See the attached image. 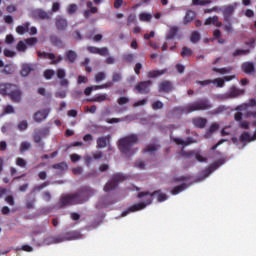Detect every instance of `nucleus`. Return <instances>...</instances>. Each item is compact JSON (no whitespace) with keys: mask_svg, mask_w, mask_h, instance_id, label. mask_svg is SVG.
Masks as SVG:
<instances>
[{"mask_svg":"<svg viewBox=\"0 0 256 256\" xmlns=\"http://www.w3.org/2000/svg\"><path fill=\"white\" fill-rule=\"evenodd\" d=\"M67 11H68L69 15H73V13H76V11H77V5L71 4L70 6H68Z\"/></svg>","mask_w":256,"mask_h":256,"instance_id":"60","label":"nucleus"},{"mask_svg":"<svg viewBox=\"0 0 256 256\" xmlns=\"http://www.w3.org/2000/svg\"><path fill=\"white\" fill-rule=\"evenodd\" d=\"M29 27H31V23L25 22L16 27V33H18V35H25V33H29Z\"/></svg>","mask_w":256,"mask_h":256,"instance_id":"23","label":"nucleus"},{"mask_svg":"<svg viewBox=\"0 0 256 256\" xmlns=\"http://www.w3.org/2000/svg\"><path fill=\"white\" fill-rule=\"evenodd\" d=\"M191 179V176H180V177H174L172 179L173 183H182L183 181H189Z\"/></svg>","mask_w":256,"mask_h":256,"instance_id":"50","label":"nucleus"},{"mask_svg":"<svg viewBox=\"0 0 256 256\" xmlns=\"http://www.w3.org/2000/svg\"><path fill=\"white\" fill-rule=\"evenodd\" d=\"M123 181H127V176H125L121 173L113 174L110 181L108 183H106L104 186L105 193L115 191V189H117V187H119V183H123Z\"/></svg>","mask_w":256,"mask_h":256,"instance_id":"4","label":"nucleus"},{"mask_svg":"<svg viewBox=\"0 0 256 256\" xmlns=\"http://www.w3.org/2000/svg\"><path fill=\"white\" fill-rule=\"evenodd\" d=\"M167 73V69L162 70H151L148 72L147 77L148 79H156V77H161Z\"/></svg>","mask_w":256,"mask_h":256,"instance_id":"24","label":"nucleus"},{"mask_svg":"<svg viewBox=\"0 0 256 256\" xmlns=\"http://www.w3.org/2000/svg\"><path fill=\"white\" fill-rule=\"evenodd\" d=\"M118 105H126V103H129V98L123 96L118 98L117 100Z\"/></svg>","mask_w":256,"mask_h":256,"instance_id":"62","label":"nucleus"},{"mask_svg":"<svg viewBox=\"0 0 256 256\" xmlns=\"http://www.w3.org/2000/svg\"><path fill=\"white\" fill-rule=\"evenodd\" d=\"M190 113H193L195 111H207V109H211L213 105L207 98H202L197 100L194 103H190Z\"/></svg>","mask_w":256,"mask_h":256,"instance_id":"5","label":"nucleus"},{"mask_svg":"<svg viewBox=\"0 0 256 256\" xmlns=\"http://www.w3.org/2000/svg\"><path fill=\"white\" fill-rule=\"evenodd\" d=\"M194 157L196 161H198L199 163H207V157H204L203 155H201L199 151L194 152Z\"/></svg>","mask_w":256,"mask_h":256,"instance_id":"41","label":"nucleus"},{"mask_svg":"<svg viewBox=\"0 0 256 256\" xmlns=\"http://www.w3.org/2000/svg\"><path fill=\"white\" fill-rule=\"evenodd\" d=\"M177 33H179V27L172 26L169 29L168 34L166 35V39H173L174 37H177Z\"/></svg>","mask_w":256,"mask_h":256,"instance_id":"30","label":"nucleus"},{"mask_svg":"<svg viewBox=\"0 0 256 256\" xmlns=\"http://www.w3.org/2000/svg\"><path fill=\"white\" fill-rule=\"evenodd\" d=\"M63 241H65V237H63V236H55V237L49 236L44 239L45 245H53L55 243H63Z\"/></svg>","mask_w":256,"mask_h":256,"instance_id":"21","label":"nucleus"},{"mask_svg":"<svg viewBox=\"0 0 256 256\" xmlns=\"http://www.w3.org/2000/svg\"><path fill=\"white\" fill-rule=\"evenodd\" d=\"M53 75H55V71H53V70H45L44 71L45 79H51V77H53Z\"/></svg>","mask_w":256,"mask_h":256,"instance_id":"63","label":"nucleus"},{"mask_svg":"<svg viewBox=\"0 0 256 256\" xmlns=\"http://www.w3.org/2000/svg\"><path fill=\"white\" fill-rule=\"evenodd\" d=\"M38 57H42L43 59H50L51 61V65H57L58 63H61V61H63V57L61 56H56L53 53H49V52H37Z\"/></svg>","mask_w":256,"mask_h":256,"instance_id":"7","label":"nucleus"},{"mask_svg":"<svg viewBox=\"0 0 256 256\" xmlns=\"http://www.w3.org/2000/svg\"><path fill=\"white\" fill-rule=\"evenodd\" d=\"M38 41L39 40L36 37L24 39V43H26V47H35Z\"/></svg>","mask_w":256,"mask_h":256,"instance_id":"38","label":"nucleus"},{"mask_svg":"<svg viewBox=\"0 0 256 256\" xmlns=\"http://www.w3.org/2000/svg\"><path fill=\"white\" fill-rule=\"evenodd\" d=\"M217 129H219V124L217 123H212L209 127V133L210 135L215 133V131H217Z\"/></svg>","mask_w":256,"mask_h":256,"instance_id":"61","label":"nucleus"},{"mask_svg":"<svg viewBox=\"0 0 256 256\" xmlns=\"http://www.w3.org/2000/svg\"><path fill=\"white\" fill-rule=\"evenodd\" d=\"M195 17H196L195 11L188 10L184 16V20H183L184 25H188V23H191V21H193Z\"/></svg>","mask_w":256,"mask_h":256,"instance_id":"27","label":"nucleus"},{"mask_svg":"<svg viewBox=\"0 0 256 256\" xmlns=\"http://www.w3.org/2000/svg\"><path fill=\"white\" fill-rule=\"evenodd\" d=\"M138 199H143V197H147L145 202H140L138 204L130 206L127 210H124L122 212V217H127L129 213H135L137 211H142V209H145L147 205H151L153 203V197H155L158 201V203H163L164 201H167L168 197L167 194L163 193L161 190H156L153 193L149 192H140L137 195Z\"/></svg>","mask_w":256,"mask_h":256,"instance_id":"1","label":"nucleus"},{"mask_svg":"<svg viewBox=\"0 0 256 256\" xmlns=\"http://www.w3.org/2000/svg\"><path fill=\"white\" fill-rule=\"evenodd\" d=\"M49 186V182H44L42 184H39L34 187L33 191H42V189H45V187Z\"/></svg>","mask_w":256,"mask_h":256,"instance_id":"58","label":"nucleus"},{"mask_svg":"<svg viewBox=\"0 0 256 256\" xmlns=\"http://www.w3.org/2000/svg\"><path fill=\"white\" fill-rule=\"evenodd\" d=\"M33 71V67L29 64H23L20 74L22 77H28L29 73Z\"/></svg>","mask_w":256,"mask_h":256,"instance_id":"31","label":"nucleus"},{"mask_svg":"<svg viewBox=\"0 0 256 256\" xmlns=\"http://www.w3.org/2000/svg\"><path fill=\"white\" fill-rule=\"evenodd\" d=\"M242 93H243V90H239L236 87H232L230 88L229 92L222 94L220 96V99H235V97H239V95H242Z\"/></svg>","mask_w":256,"mask_h":256,"instance_id":"14","label":"nucleus"},{"mask_svg":"<svg viewBox=\"0 0 256 256\" xmlns=\"http://www.w3.org/2000/svg\"><path fill=\"white\" fill-rule=\"evenodd\" d=\"M200 39H201V35L199 34V32H197V31L192 32V34L190 36L191 43H198V41H200Z\"/></svg>","mask_w":256,"mask_h":256,"instance_id":"46","label":"nucleus"},{"mask_svg":"<svg viewBox=\"0 0 256 256\" xmlns=\"http://www.w3.org/2000/svg\"><path fill=\"white\" fill-rule=\"evenodd\" d=\"M106 77H107V74H105V72H98L95 75V82L101 83V81H105Z\"/></svg>","mask_w":256,"mask_h":256,"instance_id":"47","label":"nucleus"},{"mask_svg":"<svg viewBox=\"0 0 256 256\" xmlns=\"http://www.w3.org/2000/svg\"><path fill=\"white\" fill-rule=\"evenodd\" d=\"M137 21V15L135 14H130L127 18V25L131 26L133 25V23H135Z\"/></svg>","mask_w":256,"mask_h":256,"instance_id":"53","label":"nucleus"},{"mask_svg":"<svg viewBox=\"0 0 256 256\" xmlns=\"http://www.w3.org/2000/svg\"><path fill=\"white\" fill-rule=\"evenodd\" d=\"M139 143V136L137 134L127 135L119 140L118 148L124 155L131 153V147Z\"/></svg>","mask_w":256,"mask_h":256,"instance_id":"3","label":"nucleus"},{"mask_svg":"<svg viewBox=\"0 0 256 256\" xmlns=\"http://www.w3.org/2000/svg\"><path fill=\"white\" fill-rule=\"evenodd\" d=\"M27 127H29V124L27 123L26 120H23V121H21V122L18 124V129H19V131H25V129H27Z\"/></svg>","mask_w":256,"mask_h":256,"instance_id":"56","label":"nucleus"},{"mask_svg":"<svg viewBox=\"0 0 256 256\" xmlns=\"http://www.w3.org/2000/svg\"><path fill=\"white\" fill-rule=\"evenodd\" d=\"M111 143V135L101 136L97 139V149H105Z\"/></svg>","mask_w":256,"mask_h":256,"instance_id":"18","label":"nucleus"},{"mask_svg":"<svg viewBox=\"0 0 256 256\" xmlns=\"http://www.w3.org/2000/svg\"><path fill=\"white\" fill-rule=\"evenodd\" d=\"M153 85V82L151 80L141 81L135 86V91L137 93H140V95H148V93H151V86Z\"/></svg>","mask_w":256,"mask_h":256,"instance_id":"6","label":"nucleus"},{"mask_svg":"<svg viewBox=\"0 0 256 256\" xmlns=\"http://www.w3.org/2000/svg\"><path fill=\"white\" fill-rule=\"evenodd\" d=\"M56 29L58 31H65V19L63 18L56 19Z\"/></svg>","mask_w":256,"mask_h":256,"instance_id":"36","label":"nucleus"},{"mask_svg":"<svg viewBox=\"0 0 256 256\" xmlns=\"http://www.w3.org/2000/svg\"><path fill=\"white\" fill-rule=\"evenodd\" d=\"M204 25H216L217 27H222L223 23L219 21V16L209 17L205 20Z\"/></svg>","mask_w":256,"mask_h":256,"instance_id":"25","label":"nucleus"},{"mask_svg":"<svg viewBox=\"0 0 256 256\" xmlns=\"http://www.w3.org/2000/svg\"><path fill=\"white\" fill-rule=\"evenodd\" d=\"M233 70V67H224V68H213L212 71L214 73H219L220 75H225L227 73H231V71Z\"/></svg>","mask_w":256,"mask_h":256,"instance_id":"32","label":"nucleus"},{"mask_svg":"<svg viewBox=\"0 0 256 256\" xmlns=\"http://www.w3.org/2000/svg\"><path fill=\"white\" fill-rule=\"evenodd\" d=\"M32 15L34 19H41L42 21L51 19V14L41 9L34 10Z\"/></svg>","mask_w":256,"mask_h":256,"instance_id":"17","label":"nucleus"},{"mask_svg":"<svg viewBox=\"0 0 256 256\" xmlns=\"http://www.w3.org/2000/svg\"><path fill=\"white\" fill-rule=\"evenodd\" d=\"M86 49L92 55H100L101 57H107L109 55V49L107 47L97 48L95 46H87Z\"/></svg>","mask_w":256,"mask_h":256,"instance_id":"10","label":"nucleus"},{"mask_svg":"<svg viewBox=\"0 0 256 256\" xmlns=\"http://www.w3.org/2000/svg\"><path fill=\"white\" fill-rule=\"evenodd\" d=\"M191 113L190 105L186 106H176L169 111V115H189Z\"/></svg>","mask_w":256,"mask_h":256,"instance_id":"11","label":"nucleus"},{"mask_svg":"<svg viewBox=\"0 0 256 256\" xmlns=\"http://www.w3.org/2000/svg\"><path fill=\"white\" fill-rule=\"evenodd\" d=\"M158 91L160 93H171L173 91V83L169 80H164L158 84Z\"/></svg>","mask_w":256,"mask_h":256,"instance_id":"15","label":"nucleus"},{"mask_svg":"<svg viewBox=\"0 0 256 256\" xmlns=\"http://www.w3.org/2000/svg\"><path fill=\"white\" fill-rule=\"evenodd\" d=\"M139 19H140V21L149 22V21H151V19H153V16L149 13L143 12V13H140Z\"/></svg>","mask_w":256,"mask_h":256,"instance_id":"43","label":"nucleus"},{"mask_svg":"<svg viewBox=\"0 0 256 256\" xmlns=\"http://www.w3.org/2000/svg\"><path fill=\"white\" fill-rule=\"evenodd\" d=\"M81 237H82L81 232L77 230L69 231V232H66L65 234L66 241H75L77 239H81Z\"/></svg>","mask_w":256,"mask_h":256,"instance_id":"22","label":"nucleus"},{"mask_svg":"<svg viewBox=\"0 0 256 256\" xmlns=\"http://www.w3.org/2000/svg\"><path fill=\"white\" fill-rule=\"evenodd\" d=\"M123 59L126 63H133V61H135V54L133 53L124 54Z\"/></svg>","mask_w":256,"mask_h":256,"instance_id":"49","label":"nucleus"},{"mask_svg":"<svg viewBox=\"0 0 256 256\" xmlns=\"http://www.w3.org/2000/svg\"><path fill=\"white\" fill-rule=\"evenodd\" d=\"M49 113H51V109H49V108H45L40 111H37L34 114V121H36V123H41V122L45 121V119H47V117H49Z\"/></svg>","mask_w":256,"mask_h":256,"instance_id":"12","label":"nucleus"},{"mask_svg":"<svg viewBox=\"0 0 256 256\" xmlns=\"http://www.w3.org/2000/svg\"><path fill=\"white\" fill-rule=\"evenodd\" d=\"M66 59L69 61V63H75V60L77 59V53L73 50H70L66 53Z\"/></svg>","mask_w":256,"mask_h":256,"instance_id":"34","label":"nucleus"},{"mask_svg":"<svg viewBox=\"0 0 256 256\" xmlns=\"http://www.w3.org/2000/svg\"><path fill=\"white\" fill-rule=\"evenodd\" d=\"M241 70L246 75H255V63L254 62H243L241 65Z\"/></svg>","mask_w":256,"mask_h":256,"instance_id":"16","label":"nucleus"},{"mask_svg":"<svg viewBox=\"0 0 256 256\" xmlns=\"http://www.w3.org/2000/svg\"><path fill=\"white\" fill-rule=\"evenodd\" d=\"M185 189H187V184L183 183L181 185H178V186L174 187L171 190V194L172 195H179V193H183V191H185Z\"/></svg>","mask_w":256,"mask_h":256,"instance_id":"29","label":"nucleus"},{"mask_svg":"<svg viewBox=\"0 0 256 256\" xmlns=\"http://www.w3.org/2000/svg\"><path fill=\"white\" fill-rule=\"evenodd\" d=\"M159 149L158 145H148L145 149H144V153H157V150Z\"/></svg>","mask_w":256,"mask_h":256,"instance_id":"42","label":"nucleus"},{"mask_svg":"<svg viewBox=\"0 0 256 256\" xmlns=\"http://www.w3.org/2000/svg\"><path fill=\"white\" fill-rule=\"evenodd\" d=\"M45 137H49V127L34 130L33 139L36 143H41Z\"/></svg>","mask_w":256,"mask_h":256,"instance_id":"8","label":"nucleus"},{"mask_svg":"<svg viewBox=\"0 0 256 256\" xmlns=\"http://www.w3.org/2000/svg\"><path fill=\"white\" fill-rule=\"evenodd\" d=\"M16 49L20 53H25V51H27V44L25 43V40H20L16 45Z\"/></svg>","mask_w":256,"mask_h":256,"instance_id":"35","label":"nucleus"},{"mask_svg":"<svg viewBox=\"0 0 256 256\" xmlns=\"http://www.w3.org/2000/svg\"><path fill=\"white\" fill-rule=\"evenodd\" d=\"M180 155L185 159H191V157H195V150H190V151L181 150Z\"/></svg>","mask_w":256,"mask_h":256,"instance_id":"40","label":"nucleus"},{"mask_svg":"<svg viewBox=\"0 0 256 256\" xmlns=\"http://www.w3.org/2000/svg\"><path fill=\"white\" fill-rule=\"evenodd\" d=\"M171 139L174 141V143H176V145H183L184 147L192 145V143H197V140L193 139L192 137H189L186 140L177 137H171Z\"/></svg>","mask_w":256,"mask_h":256,"instance_id":"19","label":"nucleus"},{"mask_svg":"<svg viewBox=\"0 0 256 256\" xmlns=\"http://www.w3.org/2000/svg\"><path fill=\"white\" fill-rule=\"evenodd\" d=\"M57 77H58V79H62L60 81V87H65V80H64V78H65V70H58Z\"/></svg>","mask_w":256,"mask_h":256,"instance_id":"48","label":"nucleus"},{"mask_svg":"<svg viewBox=\"0 0 256 256\" xmlns=\"http://www.w3.org/2000/svg\"><path fill=\"white\" fill-rule=\"evenodd\" d=\"M95 195V190L89 186H84L80 191L74 194L65 195V205H79L81 203H86L89 197Z\"/></svg>","mask_w":256,"mask_h":256,"instance_id":"2","label":"nucleus"},{"mask_svg":"<svg viewBox=\"0 0 256 256\" xmlns=\"http://www.w3.org/2000/svg\"><path fill=\"white\" fill-rule=\"evenodd\" d=\"M152 109L154 110V111H157L158 109H163V102H161V101H155V102H153L152 103Z\"/></svg>","mask_w":256,"mask_h":256,"instance_id":"54","label":"nucleus"},{"mask_svg":"<svg viewBox=\"0 0 256 256\" xmlns=\"http://www.w3.org/2000/svg\"><path fill=\"white\" fill-rule=\"evenodd\" d=\"M193 55V50L189 47H183L181 51V57H191Z\"/></svg>","mask_w":256,"mask_h":256,"instance_id":"45","label":"nucleus"},{"mask_svg":"<svg viewBox=\"0 0 256 256\" xmlns=\"http://www.w3.org/2000/svg\"><path fill=\"white\" fill-rule=\"evenodd\" d=\"M17 85L10 84V83H1L0 84V95H10L14 92L15 89H17Z\"/></svg>","mask_w":256,"mask_h":256,"instance_id":"13","label":"nucleus"},{"mask_svg":"<svg viewBox=\"0 0 256 256\" xmlns=\"http://www.w3.org/2000/svg\"><path fill=\"white\" fill-rule=\"evenodd\" d=\"M249 53H251L249 49H236L232 55L233 57H239L241 55H249Z\"/></svg>","mask_w":256,"mask_h":256,"instance_id":"37","label":"nucleus"},{"mask_svg":"<svg viewBox=\"0 0 256 256\" xmlns=\"http://www.w3.org/2000/svg\"><path fill=\"white\" fill-rule=\"evenodd\" d=\"M16 165L18 166V167H26L27 166V161H25V159H23V158H21V157H18L17 159H16Z\"/></svg>","mask_w":256,"mask_h":256,"instance_id":"55","label":"nucleus"},{"mask_svg":"<svg viewBox=\"0 0 256 256\" xmlns=\"http://www.w3.org/2000/svg\"><path fill=\"white\" fill-rule=\"evenodd\" d=\"M121 79H123V76H121V73L119 72H115L113 75H112V83H119V81H121Z\"/></svg>","mask_w":256,"mask_h":256,"instance_id":"51","label":"nucleus"},{"mask_svg":"<svg viewBox=\"0 0 256 256\" xmlns=\"http://www.w3.org/2000/svg\"><path fill=\"white\" fill-rule=\"evenodd\" d=\"M88 81L89 79L87 78V76H82V75L78 76V79H77L78 85H81V83H87Z\"/></svg>","mask_w":256,"mask_h":256,"instance_id":"64","label":"nucleus"},{"mask_svg":"<svg viewBox=\"0 0 256 256\" xmlns=\"http://www.w3.org/2000/svg\"><path fill=\"white\" fill-rule=\"evenodd\" d=\"M192 124L197 129H205V127H207V119L203 117H194L192 118Z\"/></svg>","mask_w":256,"mask_h":256,"instance_id":"20","label":"nucleus"},{"mask_svg":"<svg viewBox=\"0 0 256 256\" xmlns=\"http://www.w3.org/2000/svg\"><path fill=\"white\" fill-rule=\"evenodd\" d=\"M29 149H31V144H29L28 142L21 143V146H20L21 153H25V151H29Z\"/></svg>","mask_w":256,"mask_h":256,"instance_id":"52","label":"nucleus"},{"mask_svg":"<svg viewBox=\"0 0 256 256\" xmlns=\"http://www.w3.org/2000/svg\"><path fill=\"white\" fill-rule=\"evenodd\" d=\"M240 141L245 143L246 141H253V138H251V134H249V132H243L240 135Z\"/></svg>","mask_w":256,"mask_h":256,"instance_id":"44","label":"nucleus"},{"mask_svg":"<svg viewBox=\"0 0 256 256\" xmlns=\"http://www.w3.org/2000/svg\"><path fill=\"white\" fill-rule=\"evenodd\" d=\"M93 103H103L104 101H111L107 94H98L92 98Z\"/></svg>","mask_w":256,"mask_h":256,"instance_id":"28","label":"nucleus"},{"mask_svg":"<svg viewBox=\"0 0 256 256\" xmlns=\"http://www.w3.org/2000/svg\"><path fill=\"white\" fill-rule=\"evenodd\" d=\"M235 9H237V4H230L223 7L224 23L231 21V16L235 13Z\"/></svg>","mask_w":256,"mask_h":256,"instance_id":"9","label":"nucleus"},{"mask_svg":"<svg viewBox=\"0 0 256 256\" xmlns=\"http://www.w3.org/2000/svg\"><path fill=\"white\" fill-rule=\"evenodd\" d=\"M212 83H216L217 87L225 86V80H223V78H216V79L212 80Z\"/></svg>","mask_w":256,"mask_h":256,"instance_id":"57","label":"nucleus"},{"mask_svg":"<svg viewBox=\"0 0 256 256\" xmlns=\"http://www.w3.org/2000/svg\"><path fill=\"white\" fill-rule=\"evenodd\" d=\"M2 75H13L15 73V67L11 64H7L4 69L1 70Z\"/></svg>","mask_w":256,"mask_h":256,"instance_id":"33","label":"nucleus"},{"mask_svg":"<svg viewBox=\"0 0 256 256\" xmlns=\"http://www.w3.org/2000/svg\"><path fill=\"white\" fill-rule=\"evenodd\" d=\"M211 3V0H192L193 5H199L200 7H205V5H211Z\"/></svg>","mask_w":256,"mask_h":256,"instance_id":"39","label":"nucleus"},{"mask_svg":"<svg viewBox=\"0 0 256 256\" xmlns=\"http://www.w3.org/2000/svg\"><path fill=\"white\" fill-rule=\"evenodd\" d=\"M5 201L8 205H10L11 207H13V205H15V198L12 195H8L5 198Z\"/></svg>","mask_w":256,"mask_h":256,"instance_id":"59","label":"nucleus"},{"mask_svg":"<svg viewBox=\"0 0 256 256\" xmlns=\"http://www.w3.org/2000/svg\"><path fill=\"white\" fill-rule=\"evenodd\" d=\"M9 97L13 103H19V101H21V90L19 89V86L11 92Z\"/></svg>","mask_w":256,"mask_h":256,"instance_id":"26","label":"nucleus"}]
</instances>
